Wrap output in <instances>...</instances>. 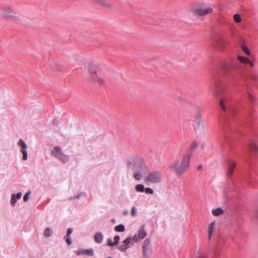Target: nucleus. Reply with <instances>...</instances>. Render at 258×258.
<instances>
[{
	"label": "nucleus",
	"mask_w": 258,
	"mask_h": 258,
	"mask_svg": "<svg viewBox=\"0 0 258 258\" xmlns=\"http://www.w3.org/2000/svg\"><path fill=\"white\" fill-rule=\"evenodd\" d=\"M227 164L228 166L227 175L228 177H230L233 173V171H234L236 164L235 162L232 160H228L227 161Z\"/></svg>",
	"instance_id": "2eb2a0df"
},
{
	"label": "nucleus",
	"mask_w": 258,
	"mask_h": 258,
	"mask_svg": "<svg viewBox=\"0 0 258 258\" xmlns=\"http://www.w3.org/2000/svg\"><path fill=\"white\" fill-rule=\"evenodd\" d=\"M21 196H22V194L20 192H19L17 193L16 195H15V197L17 200L20 199Z\"/></svg>",
	"instance_id": "ea45409f"
},
{
	"label": "nucleus",
	"mask_w": 258,
	"mask_h": 258,
	"mask_svg": "<svg viewBox=\"0 0 258 258\" xmlns=\"http://www.w3.org/2000/svg\"><path fill=\"white\" fill-rule=\"evenodd\" d=\"M131 238L130 237L124 239L123 241V244L119 246L118 249L122 252H125L129 248V244L131 242Z\"/></svg>",
	"instance_id": "dca6fc26"
},
{
	"label": "nucleus",
	"mask_w": 258,
	"mask_h": 258,
	"mask_svg": "<svg viewBox=\"0 0 258 258\" xmlns=\"http://www.w3.org/2000/svg\"><path fill=\"white\" fill-rule=\"evenodd\" d=\"M223 210H222V209L220 208H218L217 209H213L212 211V214L214 216H216L221 215V214L223 213Z\"/></svg>",
	"instance_id": "4be33fe9"
},
{
	"label": "nucleus",
	"mask_w": 258,
	"mask_h": 258,
	"mask_svg": "<svg viewBox=\"0 0 258 258\" xmlns=\"http://www.w3.org/2000/svg\"><path fill=\"white\" fill-rule=\"evenodd\" d=\"M127 167L133 172H146L148 169L141 159L136 158H131L128 160Z\"/></svg>",
	"instance_id": "7ed1b4c3"
},
{
	"label": "nucleus",
	"mask_w": 258,
	"mask_h": 258,
	"mask_svg": "<svg viewBox=\"0 0 258 258\" xmlns=\"http://www.w3.org/2000/svg\"><path fill=\"white\" fill-rule=\"evenodd\" d=\"M64 239L66 240L68 245H70L72 244V241H71L70 237L64 236Z\"/></svg>",
	"instance_id": "72a5a7b5"
},
{
	"label": "nucleus",
	"mask_w": 258,
	"mask_h": 258,
	"mask_svg": "<svg viewBox=\"0 0 258 258\" xmlns=\"http://www.w3.org/2000/svg\"><path fill=\"white\" fill-rule=\"evenodd\" d=\"M250 148L252 151L258 152V145L255 143H252L250 145Z\"/></svg>",
	"instance_id": "cd10ccee"
},
{
	"label": "nucleus",
	"mask_w": 258,
	"mask_h": 258,
	"mask_svg": "<svg viewBox=\"0 0 258 258\" xmlns=\"http://www.w3.org/2000/svg\"><path fill=\"white\" fill-rule=\"evenodd\" d=\"M16 202H17V199H16L15 195L13 194L12 195V196H11V204L12 205V206H14L15 205V204H16Z\"/></svg>",
	"instance_id": "c756f323"
},
{
	"label": "nucleus",
	"mask_w": 258,
	"mask_h": 258,
	"mask_svg": "<svg viewBox=\"0 0 258 258\" xmlns=\"http://www.w3.org/2000/svg\"><path fill=\"white\" fill-rule=\"evenodd\" d=\"M72 231H73L72 229L71 228H69L67 229V234L65 236L70 237V235L72 234Z\"/></svg>",
	"instance_id": "e433bc0d"
},
{
	"label": "nucleus",
	"mask_w": 258,
	"mask_h": 258,
	"mask_svg": "<svg viewBox=\"0 0 258 258\" xmlns=\"http://www.w3.org/2000/svg\"><path fill=\"white\" fill-rule=\"evenodd\" d=\"M242 49L247 54L249 55L250 54V51L249 49L244 45H242L241 46Z\"/></svg>",
	"instance_id": "2f4dec72"
},
{
	"label": "nucleus",
	"mask_w": 258,
	"mask_h": 258,
	"mask_svg": "<svg viewBox=\"0 0 258 258\" xmlns=\"http://www.w3.org/2000/svg\"><path fill=\"white\" fill-rule=\"evenodd\" d=\"M2 17L7 20H15L18 18V13L10 5H4L2 8Z\"/></svg>",
	"instance_id": "39448f33"
},
{
	"label": "nucleus",
	"mask_w": 258,
	"mask_h": 258,
	"mask_svg": "<svg viewBox=\"0 0 258 258\" xmlns=\"http://www.w3.org/2000/svg\"><path fill=\"white\" fill-rule=\"evenodd\" d=\"M143 253L145 258L149 257V253L152 252L151 241L148 238H146L143 242L142 246Z\"/></svg>",
	"instance_id": "9d476101"
},
{
	"label": "nucleus",
	"mask_w": 258,
	"mask_h": 258,
	"mask_svg": "<svg viewBox=\"0 0 258 258\" xmlns=\"http://www.w3.org/2000/svg\"><path fill=\"white\" fill-rule=\"evenodd\" d=\"M198 145L196 142H193L190 146V153L189 154H192V152L194 151L198 147Z\"/></svg>",
	"instance_id": "7c9ffc66"
},
{
	"label": "nucleus",
	"mask_w": 258,
	"mask_h": 258,
	"mask_svg": "<svg viewBox=\"0 0 258 258\" xmlns=\"http://www.w3.org/2000/svg\"><path fill=\"white\" fill-rule=\"evenodd\" d=\"M31 192L30 191H29L28 192H27L25 195L23 197V200L24 202H26L28 201V199H29V195L30 194Z\"/></svg>",
	"instance_id": "c9c22d12"
},
{
	"label": "nucleus",
	"mask_w": 258,
	"mask_h": 258,
	"mask_svg": "<svg viewBox=\"0 0 258 258\" xmlns=\"http://www.w3.org/2000/svg\"><path fill=\"white\" fill-rule=\"evenodd\" d=\"M227 41L222 38H219L216 41L215 45L220 49H222L227 44Z\"/></svg>",
	"instance_id": "a211bd4d"
},
{
	"label": "nucleus",
	"mask_w": 258,
	"mask_h": 258,
	"mask_svg": "<svg viewBox=\"0 0 258 258\" xmlns=\"http://www.w3.org/2000/svg\"><path fill=\"white\" fill-rule=\"evenodd\" d=\"M247 95L248 97L249 100L250 102V103H254V102H255L254 97L252 95H251L248 91H247Z\"/></svg>",
	"instance_id": "c85d7f7f"
},
{
	"label": "nucleus",
	"mask_w": 258,
	"mask_h": 258,
	"mask_svg": "<svg viewBox=\"0 0 258 258\" xmlns=\"http://www.w3.org/2000/svg\"><path fill=\"white\" fill-rule=\"evenodd\" d=\"M219 253H220V251L218 249L215 250V253L216 255H218L219 254Z\"/></svg>",
	"instance_id": "37998d69"
},
{
	"label": "nucleus",
	"mask_w": 258,
	"mask_h": 258,
	"mask_svg": "<svg viewBox=\"0 0 258 258\" xmlns=\"http://www.w3.org/2000/svg\"><path fill=\"white\" fill-rule=\"evenodd\" d=\"M91 80L100 85H104V80L99 77L98 67L94 64H90L88 68Z\"/></svg>",
	"instance_id": "423d86ee"
},
{
	"label": "nucleus",
	"mask_w": 258,
	"mask_h": 258,
	"mask_svg": "<svg viewBox=\"0 0 258 258\" xmlns=\"http://www.w3.org/2000/svg\"><path fill=\"white\" fill-rule=\"evenodd\" d=\"M107 243H108V245L111 246L115 245V244H113V242H112V241L110 239H107Z\"/></svg>",
	"instance_id": "58836bf2"
},
{
	"label": "nucleus",
	"mask_w": 258,
	"mask_h": 258,
	"mask_svg": "<svg viewBox=\"0 0 258 258\" xmlns=\"http://www.w3.org/2000/svg\"><path fill=\"white\" fill-rule=\"evenodd\" d=\"M213 12V8L211 7H206L204 4L199 5L195 10V13L199 16H203L211 14Z\"/></svg>",
	"instance_id": "1a4fd4ad"
},
{
	"label": "nucleus",
	"mask_w": 258,
	"mask_h": 258,
	"mask_svg": "<svg viewBox=\"0 0 258 258\" xmlns=\"http://www.w3.org/2000/svg\"><path fill=\"white\" fill-rule=\"evenodd\" d=\"M120 239V237L118 235H115L114 237V242H113V244H117L118 242H119V240Z\"/></svg>",
	"instance_id": "f704fd0d"
},
{
	"label": "nucleus",
	"mask_w": 258,
	"mask_h": 258,
	"mask_svg": "<svg viewBox=\"0 0 258 258\" xmlns=\"http://www.w3.org/2000/svg\"><path fill=\"white\" fill-rule=\"evenodd\" d=\"M107 258H112V257L110 256H109V257H107Z\"/></svg>",
	"instance_id": "09e8293b"
},
{
	"label": "nucleus",
	"mask_w": 258,
	"mask_h": 258,
	"mask_svg": "<svg viewBox=\"0 0 258 258\" xmlns=\"http://www.w3.org/2000/svg\"><path fill=\"white\" fill-rule=\"evenodd\" d=\"M127 214V211L126 210H124V211H123V214H124V215H126Z\"/></svg>",
	"instance_id": "a18cd8bd"
},
{
	"label": "nucleus",
	"mask_w": 258,
	"mask_h": 258,
	"mask_svg": "<svg viewBox=\"0 0 258 258\" xmlns=\"http://www.w3.org/2000/svg\"><path fill=\"white\" fill-rule=\"evenodd\" d=\"M95 4L105 8H111L113 4L110 1L106 0H92Z\"/></svg>",
	"instance_id": "ddd939ff"
},
{
	"label": "nucleus",
	"mask_w": 258,
	"mask_h": 258,
	"mask_svg": "<svg viewBox=\"0 0 258 258\" xmlns=\"http://www.w3.org/2000/svg\"><path fill=\"white\" fill-rule=\"evenodd\" d=\"M51 154L63 163L68 162L70 159L69 156L65 155L62 152L61 148L58 146H55L54 147L53 151L51 152Z\"/></svg>",
	"instance_id": "6e6552de"
},
{
	"label": "nucleus",
	"mask_w": 258,
	"mask_h": 258,
	"mask_svg": "<svg viewBox=\"0 0 258 258\" xmlns=\"http://www.w3.org/2000/svg\"><path fill=\"white\" fill-rule=\"evenodd\" d=\"M233 19L237 23H240L241 21V16L238 14H235L234 15Z\"/></svg>",
	"instance_id": "bb28decb"
},
{
	"label": "nucleus",
	"mask_w": 258,
	"mask_h": 258,
	"mask_svg": "<svg viewBox=\"0 0 258 258\" xmlns=\"http://www.w3.org/2000/svg\"><path fill=\"white\" fill-rule=\"evenodd\" d=\"M137 214L136 210L135 207H133L132 208L131 215L133 216H135Z\"/></svg>",
	"instance_id": "4c0bfd02"
},
{
	"label": "nucleus",
	"mask_w": 258,
	"mask_h": 258,
	"mask_svg": "<svg viewBox=\"0 0 258 258\" xmlns=\"http://www.w3.org/2000/svg\"><path fill=\"white\" fill-rule=\"evenodd\" d=\"M253 79L254 80L256 83L258 84V77L255 75L253 76Z\"/></svg>",
	"instance_id": "a19ab883"
},
{
	"label": "nucleus",
	"mask_w": 258,
	"mask_h": 258,
	"mask_svg": "<svg viewBox=\"0 0 258 258\" xmlns=\"http://www.w3.org/2000/svg\"><path fill=\"white\" fill-rule=\"evenodd\" d=\"M76 253L78 255L86 254L89 256H93L94 255V250L92 248L86 249L79 248L76 250Z\"/></svg>",
	"instance_id": "4468645a"
},
{
	"label": "nucleus",
	"mask_w": 258,
	"mask_h": 258,
	"mask_svg": "<svg viewBox=\"0 0 258 258\" xmlns=\"http://www.w3.org/2000/svg\"><path fill=\"white\" fill-rule=\"evenodd\" d=\"M256 216L257 218H258V210L256 212Z\"/></svg>",
	"instance_id": "49530a36"
},
{
	"label": "nucleus",
	"mask_w": 258,
	"mask_h": 258,
	"mask_svg": "<svg viewBox=\"0 0 258 258\" xmlns=\"http://www.w3.org/2000/svg\"><path fill=\"white\" fill-rule=\"evenodd\" d=\"M195 121L198 125H200L203 122L202 115L201 113H197L195 117Z\"/></svg>",
	"instance_id": "aec40b11"
},
{
	"label": "nucleus",
	"mask_w": 258,
	"mask_h": 258,
	"mask_svg": "<svg viewBox=\"0 0 258 258\" xmlns=\"http://www.w3.org/2000/svg\"><path fill=\"white\" fill-rule=\"evenodd\" d=\"M114 230L116 232H124L125 227L123 224H119L114 227Z\"/></svg>",
	"instance_id": "b1692460"
},
{
	"label": "nucleus",
	"mask_w": 258,
	"mask_h": 258,
	"mask_svg": "<svg viewBox=\"0 0 258 258\" xmlns=\"http://www.w3.org/2000/svg\"><path fill=\"white\" fill-rule=\"evenodd\" d=\"M229 88L228 84L223 83L216 87L214 91L216 95L220 97L219 105L221 108L224 111L226 110L227 106L229 104V98L228 97L227 89Z\"/></svg>",
	"instance_id": "f03ea898"
},
{
	"label": "nucleus",
	"mask_w": 258,
	"mask_h": 258,
	"mask_svg": "<svg viewBox=\"0 0 258 258\" xmlns=\"http://www.w3.org/2000/svg\"><path fill=\"white\" fill-rule=\"evenodd\" d=\"M190 158L191 154L187 153L183 156L181 161L174 160L168 165V167L176 175L180 177L188 169Z\"/></svg>",
	"instance_id": "f257e3e1"
},
{
	"label": "nucleus",
	"mask_w": 258,
	"mask_h": 258,
	"mask_svg": "<svg viewBox=\"0 0 258 258\" xmlns=\"http://www.w3.org/2000/svg\"><path fill=\"white\" fill-rule=\"evenodd\" d=\"M135 189L137 192H143L145 191L144 185L142 184H139L136 185V186L135 187Z\"/></svg>",
	"instance_id": "393cba45"
},
{
	"label": "nucleus",
	"mask_w": 258,
	"mask_h": 258,
	"mask_svg": "<svg viewBox=\"0 0 258 258\" xmlns=\"http://www.w3.org/2000/svg\"><path fill=\"white\" fill-rule=\"evenodd\" d=\"M145 191L147 194H153L154 192L153 190L150 187H147L146 189H145Z\"/></svg>",
	"instance_id": "473e14b6"
},
{
	"label": "nucleus",
	"mask_w": 258,
	"mask_h": 258,
	"mask_svg": "<svg viewBox=\"0 0 258 258\" xmlns=\"http://www.w3.org/2000/svg\"><path fill=\"white\" fill-rule=\"evenodd\" d=\"M52 234V231L50 228H46L44 232V236L45 237H50Z\"/></svg>",
	"instance_id": "a878e982"
},
{
	"label": "nucleus",
	"mask_w": 258,
	"mask_h": 258,
	"mask_svg": "<svg viewBox=\"0 0 258 258\" xmlns=\"http://www.w3.org/2000/svg\"><path fill=\"white\" fill-rule=\"evenodd\" d=\"M237 66L234 61H224L221 63L220 69L225 73L229 74L233 83L235 82V80L238 79L235 77V68Z\"/></svg>",
	"instance_id": "20e7f679"
},
{
	"label": "nucleus",
	"mask_w": 258,
	"mask_h": 258,
	"mask_svg": "<svg viewBox=\"0 0 258 258\" xmlns=\"http://www.w3.org/2000/svg\"><path fill=\"white\" fill-rule=\"evenodd\" d=\"M197 258H207V257L203 254H200Z\"/></svg>",
	"instance_id": "79ce46f5"
},
{
	"label": "nucleus",
	"mask_w": 258,
	"mask_h": 258,
	"mask_svg": "<svg viewBox=\"0 0 258 258\" xmlns=\"http://www.w3.org/2000/svg\"><path fill=\"white\" fill-rule=\"evenodd\" d=\"M147 232L145 230V226L143 225L139 229L138 234L133 237L132 240L134 242H137L139 239H143L147 236Z\"/></svg>",
	"instance_id": "9b49d317"
},
{
	"label": "nucleus",
	"mask_w": 258,
	"mask_h": 258,
	"mask_svg": "<svg viewBox=\"0 0 258 258\" xmlns=\"http://www.w3.org/2000/svg\"><path fill=\"white\" fill-rule=\"evenodd\" d=\"M103 239V234L99 232L96 233L94 236V239L96 243H101Z\"/></svg>",
	"instance_id": "6ab92c4d"
},
{
	"label": "nucleus",
	"mask_w": 258,
	"mask_h": 258,
	"mask_svg": "<svg viewBox=\"0 0 258 258\" xmlns=\"http://www.w3.org/2000/svg\"><path fill=\"white\" fill-rule=\"evenodd\" d=\"M18 145L21 147V152L23 154V160L27 159V146L22 139H20L18 143Z\"/></svg>",
	"instance_id": "f8f14e48"
},
{
	"label": "nucleus",
	"mask_w": 258,
	"mask_h": 258,
	"mask_svg": "<svg viewBox=\"0 0 258 258\" xmlns=\"http://www.w3.org/2000/svg\"><path fill=\"white\" fill-rule=\"evenodd\" d=\"M145 173H146V172H134V177L135 179L139 180L141 178L143 174Z\"/></svg>",
	"instance_id": "5701e85b"
},
{
	"label": "nucleus",
	"mask_w": 258,
	"mask_h": 258,
	"mask_svg": "<svg viewBox=\"0 0 258 258\" xmlns=\"http://www.w3.org/2000/svg\"><path fill=\"white\" fill-rule=\"evenodd\" d=\"M162 180V174L159 171H152L150 172L145 178V182L146 184H158Z\"/></svg>",
	"instance_id": "0eeeda50"
},
{
	"label": "nucleus",
	"mask_w": 258,
	"mask_h": 258,
	"mask_svg": "<svg viewBox=\"0 0 258 258\" xmlns=\"http://www.w3.org/2000/svg\"><path fill=\"white\" fill-rule=\"evenodd\" d=\"M202 168V166L201 165L199 166V168Z\"/></svg>",
	"instance_id": "de8ad7c7"
},
{
	"label": "nucleus",
	"mask_w": 258,
	"mask_h": 258,
	"mask_svg": "<svg viewBox=\"0 0 258 258\" xmlns=\"http://www.w3.org/2000/svg\"><path fill=\"white\" fill-rule=\"evenodd\" d=\"M238 59L241 63L248 65L251 67H253L254 66L253 63L248 58L245 56L239 55L238 56Z\"/></svg>",
	"instance_id": "f3484780"
},
{
	"label": "nucleus",
	"mask_w": 258,
	"mask_h": 258,
	"mask_svg": "<svg viewBox=\"0 0 258 258\" xmlns=\"http://www.w3.org/2000/svg\"><path fill=\"white\" fill-rule=\"evenodd\" d=\"M52 122L54 124H56V123H57V121H56V119H54Z\"/></svg>",
	"instance_id": "c03bdc74"
},
{
	"label": "nucleus",
	"mask_w": 258,
	"mask_h": 258,
	"mask_svg": "<svg viewBox=\"0 0 258 258\" xmlns=\"http://www.w3.org/2000/svg\"><path fill=\"white\" fill-rule=\"evenodd\" d=\"M214 227H215V223H214V222H212L210 223V224L209 225V226L208 227V237H209V239L211 237V236L212 235L214 229Z\"/></svg>",
	"instance_id": "412c9836"
}]
</instances>
